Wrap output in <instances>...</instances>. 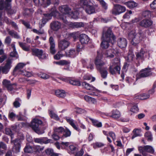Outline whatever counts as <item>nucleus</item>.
Masks as SVG:
<instances>
[{
  "label": "nucleus",
  "mask_w": 156,
  "mask_h": 156,
  "mask_svg": "<svg viewBox=\"0 0 156 156\" xmlns=\"http://www.w3.org/2000/svg\"><path fill=\"white\" fill-rule=\"evenodd\" d=\"M115 37L113 34L110 28H104L102 37V42L101 44V47L103 49L108 48L109 43L113 44L115 42Z\"/></svg>",
  "instance_id": "nucleus-1"
},
{
  "label": "nucleus",
  "mask_w": 156,
  "mask_h": 156,
  "mask_svg": "<svg viewBox=\"0 0 156 156\" xmlns=\"http://www.w3.org/2000/svg\"><path fill=\"white\" fill-rule=\"evenodd\" d=\"M109 72L112 74L116 73L120 74V61L117 58H115L112 62L109 68Z\"/></svg>",
  "instance_id": "nucleus-2"
},
{
  "label": "nucleus",
  "mask_w": 156,
  "mask_h": 156,
  "mask_svg": "<svg viewBox=\"0 0 156 156\" xmlns=\"http://www.w3.org/2000/svg\"><path fill=\"white\" fill-rule=\"evenodd\" d=\"M82 86L86 89L91 91V92L89 91L87 92L88 94L91 96H100V94H98V93L100 92L101 91L96 89L89 84L85 82H84L82 83Z\"/></svg>",
  "instance_id": "nucleus-3"
},
{
  "label": "nucleus",
  "mask_w": 156,
  "mask_h": 156,
  "mask_svg": "<svg viewBox=\"0 0 156 156\" xmlns=\"http://www.w3.org/2000/svg\"><path fill=\"white\" fill-rule=\"evenodd\" d=\"M42 124V122L38 119H34L31 123V127L32 129L38 134H41L44 133V131L40 130L39 128V125Z\"/></svg>",
  "instance_id": "nucleus-4"
},
{
  "label": "nucleus",
  "mask_w": 156,
  "mask_h": 156,
  "mask_svg": "<svg viewBox=\"0 0 156 156\" xmlns=\"http://www.w3.org/2000/svg\"><path fill=\"white\" fill-rule=\"evenodd\" d=\"M126 10V8L123 6L118 4H114L112 13L115 15H118L125 12Z\"/></svg>",
  "instance_id": "nucleus-5"
},
{
  "label": "nucleus",
  "mask_w": 156,
  "mask_h": 156,
  "mask_svg": "<svg viewBox=\"0 0 156 156\" xmlns=\"http://www.w3.org/2000/svg\"><path fill=\"white\" fill-rule=\"evenodd\" d=\"M12 0H0V21L2 20L3 12L2 10L4 9H9L10 8V2Z\"/></svg>",
  "instance_id": "nucleus-6"
},
{
  "label": "nucleus",
  "mask_w": 156,
  "mask_h": 156,
  "mask_svg": "<svg viewBox=\"0 0 156 156\" xmlns=\"http://www.w3.org/2000/svg\"><path fill=\"white\" fill-rule=\"evenodd\" d=\"M32 54L37 57L40 59H45L48 55L43 52L42 50L34 48L32 50Z\"/></svg>",
  "instance_id": "nucleus-7"
},
{
  "label": "nucleus",
  "mask_w": 156,
  "mask_h": 156,
  "mask_svg": "<svg viewBox=\"0 0 156 156\" xmlns=\"http://www.w3.org/2000/svg\"><path fill=\"white\" fill-rule=\"evenodd\" d=\"M129 37L132 39L131 44L134 45H136L139 43L141 40L140 38V34H136V33H130L129 35Z\"/></svg>",
  "instance_id": "nucleus-8"
},
{
  "label": "nucleus",
  "mask_w": 156,
  "mask_h": 156,
  "mask_svg": "<svg viewBox=\"0 0 156 156\" xmlns=\"http://www.w3.org/2000/svg\"><path fill=\"white\" fill-rule=\"evenodd\" d=\"M139 150L143 154H144L145 152H147L151 154L154 153V152L153 147L149 145H146L143 147H140L139 148Z\"/></svg>",
  "instance_id": "nucleus-9"
},
{
  "label": "nucleus",
  "mask_w": 156,
  "mask_h": 156,
  "mask_svg": "<svg viewBox=\"0 0 156 156\" xmlns=\"http://www.w3.org/2000/svg\"><path fill=\"white\" fill-rule=\"evenodd\" d=\"M98 7V5L96 4L92 5H88L86 7H84L86 12L88 14H91L95 12V9Z\"/></svg>",
  "instance_id": "nucleus-10"
},
{
  "label": "nucleus",
  "mask_w": 156,
  "mask_h": 156,
  "mask_svg": "<svg viewBox=\"0 0 156 156\" xmlns=\"http://www.w3.org/2000/svg\"><path fill=\"white\" fill-rule=\"evenodd\" d=\"M147 55L149 56V53L143 49H141L139 52L136 54L137 58L139 59H143L144 58L147 57Z\"/></svg>",
  "instance_id": "nucleus-11"
},
{
  "label": "nucleus",
  "mask_w": 156,
  "mask_h": 156,
  "mask_svg": "<svg viewBox=\"0 0 156 156\" xmlns=\"http://www.w3.org/2000/svg\"><path fill=\"white\" fill-rule=\"evenodd\" d=\"M94 63L96 69L98 70L102 69L104 67H106L104 66L105 65V63L99 59L98 56L95 59Z\"/></svg>",
  "instance_id": "nucleus-12"
},
{
  "label": "nucleus",
  "mask_w": 156,
  "mask_h": 156,
  "mask_svg": "<svg viewBox=\"0 0 156 156\" xmlns=\"http://www.w3.org/2000/svg\"><path fill=\"white\" fill-rule=\"evenodd\" d=\"M11 143L13 144L14 145L13 148V151L16 153L20 151V143L19 140L16 139L15 140H11Z\"/></svg>",
  "instance_id": "nucleus-13"
},
{
  "label": "nucleus",
  "mask_w": 156,
  "mask_h": 156,
  "mask_svg": "<svg viewBox=\"0 0 156 156\" xmlns=\"http://www.w3.org/2000/svg\"><path fill=\"white\" fill-rule=\"evenodd\" d=\"M69 42L65 39L61 40L58 42V47L62 50H63L66 49L69 46Z\"/></svg>",
  "instance_id": "nucleus-14"
},
{
  "label": "nucleus",
  "mask_w": 156,
  "mask_h": 156,
  "mask_svg": "<svg viewBox=\"0 0 156 156\" xmlns=\"http://www.w3.org/2000/svg\"><path fill=\"white\" fill-rule=\"evenodd\" d=\"M26 64L23 63H18L15 67L13 70L14 75H16L19 74L22 71V69L25 66Z\"/></svg>",
  "instance_id": "nucleus-15"
},
{
  "label": "nucleus",
  "mask_w": 156,
  "mask_h": 156,
  "mask_svg": "<svg viewBox=\"0 0 156 156\" xmlns=\"http://www.w3.org/2000/svg\"><path fill=\"white\" fill-rule=\"evenodd\" d=\"M153 22L152 20L147 19H144L139 23L140 26L144 28H147L152 25Z\"/></svg>",
  "instance_id": "nucleus-16"
},
{
  "label": "nucleus",
  "mask_w": 156,
  "mask_h": 156,
  "mask_svg": "<svg viewBox=\"0 0 156 156\" xmlns=\"http://www.w3.org/2000/svg\"><path fill=\"white\" fill-rule=\"evenodd\" d=\"M12 63L11 60L8 59L7 60V62L4 66L2 67V71L3 73L6 74L8 72L10 68L11 65Z\"/></svg>",
  "instance_id": "nucleus-17"
},
{
  "label": "nucleus",
  "mask_w": 156,
  "mask_h": 156,
  "mask_svg": "<svg viewBox=\"0 0 156 156\" xmlns=\"http://www.w3.org/2000/svg\"><path fill=\"white\" fill-rule=\"evenodd\" d=\"M90 39L88 37L84 34H81L80 35V41L82 44H87Z\"/></svg>",
  "instance_id": "nucleus-18"
},
{
  "label": "nucleus",
  "mask_w": 156,
  "mask_h": 156,
  "mask_svg": "<svg viewBox=\"0 0 156 156\" xmlns=\"http://www.w3.org/2000/svg\"><path fill=\"white\" fill-rule=\"evenodd\" d=\"M60 12L65 14L70 15L71 10L67 6L63 5L59 8Z\"/></svg>",
  "instance_id": "nucleus-19"
},
{
  "label": "nucleus",
  "mask_w": 156,
  "mask_h": 156,
  "mask_svg": "<svg viewBox=\"0 0 156 156\" xmlns=\"http://www.w3.org/2000/svg\"><path fill=\"white\" fill-rule=\"evenodd\" d=\"M49 42L50 44V53L54 54L56 52V50L55 49V44L54 42V39L52 37H51L49 38Z\"/></svg>",
  "instance_id": "nucleus-20"
},
{
  "label": "nucleus",
  "mask_w": 156,
  "mask_h": 156,
  "mask_svg": "<svg viewBox=\"0 0 156 156\" xmlns=\"http://www.w3.org/2000/svg\"><path fill=\"white\" fill-rule=\"evenodd\" d=\"M151 74L150 69L145 68L142 70L140 73V77H146Z\"/></svg>",
  "instance_id": "nucleus-21"
},
{
  "label": "nucleus",
  "mask_w": 156,
  "mask_h": 156,
  "mask_svg": "<svg viewBox=\"0 0 156 156\" xmlns=\"http://www.w3.org/2000/svg\"><path fill=\"white\" fill-rule=\"evenodd\" d=\"M50 26L51 29L56 31L61 28V24L58 21H54L51 23Z\"/></svg>",
  "instance_id": "nucleus-22"
},
{
  "label": "nucleus",
  "mask_w": 156,
  "mask_h": 156,
  "mask_svg": "<svg viewBox=\"0 0 156 156\" xmlns=\"http://www.w3.org/2000/svg\"><path fill=\"white\" fill-rule=\"evenodd\" d=\"M83 66L87 69L92 70L94 68V64L93 60L87 61V62H84Z\"/></svg>",
  "instance_id": "nucleus-23"
},
{
  "label": "nucleus",
  "mask_w": 156,
  "mask_h": 156,
  "mask_svg": "<svg viewBox=\"0 0 156 156\" xmlns=\"http://www.w3.org/2000/svg\"><path fill=\"white\" fill-rule=\"evenodd\" d=\"M118 45L121 48H125L127 45L126 41L125 38H120L118 41Z\"/></svg>",
  "instance_id": "nucleus-24"
},
{
  "label": "nucleus",
  "mask_w": 156,
  "mask_h": 156,
  "mask_svg": "<svg viewBox=\"0 0 156 156\" xmlns=\"http://www.w3.org/2000/svg\"><path fill=\"white\" fill-rule=\"evenodd\" d=\"M84 24L82 22L71 23L69 24L70 27L73 28H79L84 26Z\"/></svg>",
  "instance_id": "nucleus-25"
},
{
  "label": "nucleus",
  "mask_w": 156,
  "mask_h": 156,
  "mask_svg": "<svg viewBox=\"0 0 156 156\" xmlns=\"http://www.w3.org/2000/svg\"><path fill=\"white\" fill-rule=\"evenodd\" d=\"M53 12H51V14H44V17L42 20V22L44 24H45L49 20L51 19V16H54L55 14Z\"/></svg>",
  "instance_id": "nucleus-26"
},
{
  "label": "nucleus",
  "mask_w": 156,
  "mask_h": 156,
  "mask_svg": "<svg viewBox=\"0 0 156 156\" xmlns=\"http://www.w3.org/2000/svg\"><path fill=\"white\" fill-rule=\"evenodd\" d=\"M66 121L68 122L75 130L79 131V128L75 125L74 123V120L71 119L70 118L66 117Z\"/></svg>",
  "instance_id": "nucleus-27"
},
{
  "label": "nucleus",
  "mask_w": 156,
  "mask_h": 156,
  "mask_svg": "<svg viewBox=\"0 0 156 156\" xmlns=\"http://www.w3.org/2000/svg\"><path fill=\"white\" fill-rule=\"evenodd\" d=\"M124 4L130 9L134 8L137 6V4L133 1H129L125 2Z\"/></svg>",
  "instance_id": "nucleus-28"
},
{
  "label": "nucleus",
  "mask_w": 156,
  "mask_h": 156,
  "mask_svg": "<svg viewBox=\"0 0 156 156\" xmlns=\"http://www.w3.org/2000/svg\"><path fill=\"white\" fill-rule=\"evenodd\" d=\"M101 75V77L104 78H106L107 76L108 72L107 70V67H104L103 68L98 70Z\"/></svg>",
  "instance_id": "nucleus-29"
},
{
  "label": "nucleus",
  "mask_w": 156,
  "mask_h": 156,
  "mask_svg": "<svg viewBox=\"0 0 156 156\" xmlns=\"http://www.w3.org/2000/svg\"><path fill=\"white\" fill-rule=\"evenodd\" d=\"M55 94L59 97L63 98L66 96L65 91L63 90H57L55 91Z\"/></svg>",
  "instance_id": "nucleus-30"
},
{
  "label": "nucleus",
  "mask_w": 156,
  "mask_h": 156,
  "mask_svg": "<svg viewBox=\"0 0 156 156\" xmlns=\"http://www.w3.org/2000/svg\"><path fill=\"white\" fill-rule=\"evenodd\" d=\"M150 97V95L148 94H142L137 95L136 99H138L140 100H145L148 98Z\"/></svg>",
  "instance_id": "nucleus-31"
},
{
  "label": "nucleus",
  "mask_w": 156,
  "mask_h": 156,
  "mask_svg": "<svg viewBox=\"0 0 156 156\" xmlns=\"http://www.w3.org/2000/svg\"><path fill=\"white\" fill-rule=\"evenodd\" d=\"M120 112L117 110H113L112 112V117L114 119H117L120 117Z\"/></svg>",
  "instance_id": "nucleus-32"
},
{
  "label": "nucleus",
  "mask_w": 156,
  "mask_h": 156,
  "mask_svg": "<svg viewBox=\"0 0 156 156\" xmlns=\"http://www.w3.org/2000/svg\"><path fill=\"white\" fill-rule=\"evenodd\" d=\"M134 57V55L132 51H129L126 60L128 62H130L133 60Z\"/></svg>",
  "instance_id": "nucleus-33"
},
{
  "label": "nucleus",
  "mask_w": 156,
  "mask_h": 156,
  "mask_svg": "<svg viewBox=\"0 0 156 156\" xmlns=\"http://www.w3.org/2000/svg\"><path fill=\"white\" fill-rule=\"evenodd\" d=\"M68 38H73L74 40H75L79 36V34L77 32H74L68 34Z\"/></svg>",
  "instance_id": "nucleus-34"
},
{
  "label": "nucleus",
  "mask_w": 156,
  "mask_h": 156,
  "mask_svg": "<svg viewBox=\"0 0 156 156\" xmlns=\"http://www.w3.org/2000/svg\"><path fill=\"white\" fill-rule=\"evenodd\" d=\"M65 131L64 129L62 127H56L54 129V132L58 134H60Z\"/></svg>",
  "instance_id": "nucleus-35"
},
{
  "label": "nucleus",
  "mask_w": 156,
  "mask_h": 156,
  "mask_svg": "<svg viewBox=\"0 0 156 156\" xmlns=\"http://www.w3.org/2000/svg\"><path fill=\"white\" fill-rule=\"evenodd\" d=\"M24 150L25 152L31 153L34 152V148L31 146L27 145L25 147Z\"/></svg>",
  "instance_id": "nucleus-36"
},
{
  "label": "nucleus",
  "mask_w": 156,
  "mask_h": 156,
  "mask_svg": "<svg viewBox=\"0 0 156 156\" xmlns=\"http://www.w3.org/2000/svg\"><path fill=\"white\" fill-rule=\"evenodd\" d=\"M20 46L23 49L26 51H28L30 50V46H27L25 43L20 42H19Z\"/></svg>",
  "instance_id": "nucleus-37"
},
{
  "label": "nucleus",
  "mask_w": 156,
  "mask_h": 156,
  "mask_svg": "<svg viewBox=\"0 0 156 156\" xmlns=\"http://www.w3.org/2000/svg\"><path fill=\"white\" fill-rule=\"evenodd\" d=\"M69 83L72 85L75 86H80L81 84L80 82L76 80L69 79Z\"/></svg>",
  "instance_id": "nucleus-38"
},
{
  "label": "nucleus",
  "mask_w": 156,
  "mask_h": 156,
  "mask_svg": "<svg viewBox=\"0 0 156 156\" xmlns=\"http://www.w3.org/2000/svg\"><path fill=\"white\" fill-rule=\"evenodd\" d=\"M64 134L61 137L62 139H63L64 137H67L70 136L71 134V132L67 128H66L65 129Z\"/></svg>",
  "instance_id": "nucleus-39"
},
{
  "label": "nucleus",
  "mask_w": 156,
  "mask_h": 156,
  "mask_svg": "<svg viewBox=\"0 0 156 156\" xmlns=\"http://www.w3.org/2000/svg\"><path fill=\"white\" fill-rule=\"evenodd\" d=\"M53 153V150L50 148H48L43 153V156H46L47 155H50Z\"/></svg>",
  "instance_id": "nucleus-40"
},
{
  "label": "nucleus",
  "mask_w": 156,
  "mask_h": 156,
  "mask_svg": "<svg viewBox=\"0 0 156 156\" xmlns=\"http://www.w3.org/2000/svg\"><path fill=\"white\" fill-rule=\"evenodd\" d=\"M11 46L12 48L13 51L10 53V56L13 57H17L18 55L17 52L16 51L15 45L14 44H11Z\"/></svg>",
  "instance_id": "nucleus-41"
},
{
  "label": "nucleus",
  "mask_w": 156,
  "mask_h": 156,
  "mask_svg": "<svg viewBox=\"0 0 156 156\" xmlns=\"http://www.w3.org/2000/svg\"><path fill=\"white\" fill-rule=\"evenodd\" d=\"M133 133L134 134L131 137L132 139H133L136 136H141L140 133V131L139 129H134L133 130Z\"/></svg>",
  "instance_id": "nucleus-42"
},
{
  "label": "nucleus",
  "mask_w": 156,
  "mask_h": 156,
  "mask_svg": "<svg viewBox=\"0 0 156 156\" xmlns=\"http://www.w3.org/2000/svg\"><path fill=\"white\" fill-rule=\"evenodd\" d=\"M49 114L50 116L52 118H53L56 120H59V118L58 116L53 111H50Z\"/></svg>",
  "instance_id": "nucleus-43"
},
{
  "label": "nucleus",
  "mask_w": 156,
  "mask_h": 156,
  "mask_svg": "<svg viewBox=\"0 0 156 156\" xmlns=\"http://www.w3.org/2000/svg\"><path fill=\"white\" fill-rule=\"evenodd\" d=\"M16 84L15 83H11L7 88L8 90L9 91H12L13 90H16Z\"/></svg>",
  "instance_id": "nucleus-44"
},
{
  "label": "nucleus",
  "mask_w": 156,
  "mask_h": 156,
  "mask_svg": "<svg viewBox=\"0 0 156 156\" xmlns=\"http://www.w3.org/2000/svg\"><path fill=\"white\" fill-rule=\"evenodd\" d=\"M91 120L94 126L98 127L102 126V123L101 122H99L97 120L94 119H91Z\"/></svg>",
  "instance_id": "nucleus-45"
},
{
  "label": "nucleus",
  "mask_w": 156,
  "mask_h": 156,
  "mask_svg": "<svg viewBox=\"0 0 156 156\" xmlns=\"http://www.w3.org/2000/svg\"><path fill=\"white\" fill-rule=\"evenodd\" d=\"M19 74H21L23 76L28 77H30L32 76V74L31 73L25 70H23Z\"/></svg>",
  "instance_id": "nucleus-46"
},
{
  "label": "nucleus",
  "mask_w": 156,
  "mask_h": 156,
  "mask_svg": "<svg viewBox=\"0 0 156 156\" xmlns=\"http://www.w3.org/2000/svg\"><path fill=\"white\" fill-rule=\"evenodd\" d=\"M66 53L67 56H74L76 54V51L74 49H70Z\"/></svg>",
  "instance_id": "nucleus-47"
},
{
  "label": "nucleus",
  "mask_w": 156,
  "mask_h": 156,
  "mask_svg": "<svg viewBox=\"0 0 156 156\" xmlns=\"http://www.w3.org/2000/svg\"><path fill=\"white\" fill-rule=\"evenodd\" d=\"M8 33L11 36L15 38H19V36L18 35L17 33L13 30H9Z\"/></svg>",
  "instance_id": "nucleus-48"
},
{
  "label": "nucleus",
  "mask_w": 156,
  "mask_h": 156,
  "mask_svg": "<svg viewBox=\"0 0 156 156\" xmlns=\"http://www.w3.org/2000/svg\"><path fill=\"white\" fill-rule=\"evenodd\" d=\"M20 100L19 98H16L15 101L13 103L14 107L16 108H17L20 107Z\"/></svg>",
  "instance_id": "nucleus-49"
},
{
  "label": "nucleus",
  "mask_w": 156,
  "mask_h": 156,
  "mask_svg": "<svg viewBox=\"0 0 156 156\" xmlns=\"http://www.w3.org/2000/svg\"><path fill=\"white\" fill-rule=\"evenodd\" d=\"M145 136L147 138L148 141H152V135L150 132H147L145 134Z\"/></svg>",
  "instance_id": "nucleus-50"
},
{
  "label": "nucleus",
  "mask_w": 156,
  "mask_h": 156,
  "mask_svg": "<svg viewBox=\"0 0 156 156\" xmlns=\"http://www.w3.org/2000/svg\"><path fill=\"white\" fill-rule=\"evenodd\" d=\"M114 52L112 51V50H108L107 51L106 54L107 57H109V58H112L114 57Z\"/></svg>",
  "instance_id": "nucleus-51"
},
{
  "label": "nucleus",
  "mask_w": 156,
  "mask_h": 156,
  "mask_svg": "<svg viewBox=\"0 0 156 156\" xmlns=\"http://www.w3.org/2000/svg\"><path fill=\"white\" fill-rule=\"evenodd\" d=\"M69 15L71 16L73 18L76 19L78 18L79 13L77 11H75L73 12L71 11V12Z\"/></svg>",
  "instance_id": "nucleus-52"
},
{
  "label": "nucleus",
  "mask_w": 156,
  "mask_h": 156,
  "mask_svg": "<svg viewBox=\"0 0 156 156\" xmlns=\"http://www.w3.org/2000/svg\"><path fill=\"white\" fill-rule=\"evenodd\" d=\"M38 76L41 78L44 79H47L50 77L49 75L44 73H40Z\"/></svg>",
  "instance_id": "nucleus-53"
},
{
  "label": "nucleus",
  "mask_w": 156,
  "mask_h": 156,
  "mask_svg": "<svg viewBox=\"0 0 156 156\" xmlns=\"http://www.w3.org/2000/svg\"><path fill=\"white\" fill-rule=\"evenodd\" d=\"M43 149V147H41L39 146H35L34 147V151L40 152Z\"/></svg>",
  "instance_id": "nucleus-54"
},
{
  "label": "nucleus",
  "mask_w": 156,
  "mask_h": 156,
  "mask_svg": "<svg viewBox=\"0 0 156 156\" xmlns=\"http://www.w3.org/2000/svg\"><path fill=\"white\" fill-rule=\"evenodd\" d=\"M142 15L144 17L149 18L151 16V12L148 10L145 11L143 12Z\"/></svg>",
  "instance_id": "nucleus-55"
},
{
  "label": "nucleus",
  "mask_w": 156,
  "mask_h": 156,
  "mask_svg": "<svg viewBox=\"0 0 156 156\" xmlns=\"http://www.w3.org/2000/svg\"><path fill=\"white\" fill-rule=\"evenodd\" d=\"M5 133L6 134L10 135L11 136V140H12L13 138L12 131L9 128H6L5 129Z\"/></svg>",
  "instance_id": "nucleus-56"
},
{
  "label": "nucleus",
  "mask_w": 156,
  "mask_h": 156,
  "mask_svg": "<svg viewBox=\"0 0 156 156\" xmlns=\"http://www.w3.org/2000/svg\"><path fill=\"white\" fill-rule=\"evenodd\" d=\"M75 111L77 113L82 114L85 112V111L84 110L78 107L75 108Z\"/></svg>",
  "instance_id": "nucleus-57"
},
{
  "label": "nucleus",
  "mask_w": 156,
  "mask_h": 156,
  "mask_svg": "<svg viewBox=\"0 0 156 156\" xmlns=\"http://www.w3.org/2000/svg\"><path fill=\"white\" fill-rule=\"evenodd\" d=\"M2 83L3 85L7 88L11 84L10 81L6 79L4 80Z\"/></svg>",
  "instance_id": "nucleus-58"
},
{
  "label": "nucleus",
  "mask_w": 156,
  "mask_h": 156,
  "mask_svg": "<svg viewBox=\"0 0 156 156\" xmlns=\"http://www.w3.org/2000/svg\"><path fill=\"white\" fill-rule=\"evenodd\" d=\"M99 1L100 4L102 5L103 9H106L107 8V6L106 3L103 0H97Z\"/></svg>",
  "instance_id": "nucleus-59"
},
{
  "label": "nucleus",
  "mask_w": 156,
  "mask_h": 156,
  "mask_svg": "<svg viewBox=\"0 0 156 156\" xmlns=\"http://www.w3.org/2000/svg\"><path fill=\"white\" fill-rule=\"evenodd\" d=\"M132 12L131 10H129L128 12H126L125 14L123 15V18L124 19H128L130 17V15L132 14Z\"/></svg>",
  "instance_id": "nucleus-60"
},
{
  "label": "nucleus",
  "mask_w": 156,
  "mask_h": 156,
  "mask_svg": "<svg viewBox=\"0 0 156 156\" xmlns=\"http://www.w3.org/2000/svg\"><path fill=\"white\" fill-rule=\"evenodd\" d=\"M108 136L111 137L113 141H115L116 139V136L114 133L113 132L110 131L108 133Z\"/></svg>",
  "instance_id": "nucleus-61"
},
{
  "label": "nucleus",
  "mask_w": 156,
  "mask_h": 156,
  "mask_svg": "<svg viewBox=\"0 0 156 156\" xmlns=\"http://www.w3.org/2000/svg\"><path fill=\"white\" fill-rule=\"evenodd\" d=\"M62 55L61 53V51H58L57 54L54 56V58L56 60L60 59L61 57H62Z\"/></svg>",
  "instance_id": "nucleus-62"
},
{
  "label": "nucleus",
  "mask_w": 156,
  "mask_h": 156,
  "mask_svg": "<svg viewBox=\"0 0 156 156\" xmlns=\"http://www.w3.org/2000/svg\"><path fill=\"white\" fill-rule=\"evenodd\" d=\"M130 111L133 113H135L137 112L138 111V108L137 107V105H134L131 109Z\"/></svg>",
  "instance_id": "nucleus-63"
},
{
  "label": "nucleus",
  "mask_w": 156,
  "mask_h": 156,
  "mask_svg": "<svg viewBox=\"0 0 156 156\" xmlns=\"http://www.w3.org/2000/svg\"><path fill=\"white\" fill-rule=\"evenodd\" d=\"M69 149L72 153H74L77 151V148L73 145H70Z\"/></svg>",
  "instance_id": "nucleus-64"
}]
</instances>
